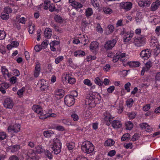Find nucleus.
I'll return each mask as SVG.
<instances>
[{
	"instance_id": "obj_50",
	"label": "nucleus",
	"mask_w": 160,
	"mask_h": 160,
	"mask_svg": "<svg viewBox=\"0 0 160 160\" xmlns=\"http://www.w3.org/2000/svg\"><path fill=\"white\" fill-rule=\"evenodd\" d=\"M130 138V134L128 133H127L124 134L122 138H121V140L122 141H124L125 140L128 139Z\"/></svg>"
},
{
	"instance_id": "obj_41",
	"label": "nucleus",
	"mask_w": 160,
	"mask_h": 160,
	"mask_svg": "<svg viewBox=\"0 0 160 160\" xmlns=\"http://www.w3.org/2000/svg\"><path fill=\"white\" fill-rule=\"evenodd\" d=\"M155 47V48L154 49V54L156 56H157L160 52V45L157 46Z\"/></svg>"
},
{
	"instance_id": "obj_59",
	"label": "nucleus",
	"mask_w": 160,
	"mask_h": 160,
	"mask_svg": "<svg viewBox=\"0 0 160 160\" xmlns=\"http://www.w3.org/2000/svg\"><path fill=\"white\" fill-rule=\"evenodd\" d=\"M49 43L47 40H44L41 44V46L42 48H45L48 45Z\"/></svg>"
},
{
	"instance_id": "obj_48",
	"label": "nucleus",
	"mask_w": 160,
	"mask_h": 160,
	"mask_svg": "<svg viewBox=\"0 0 160 160\" xmlns=\"http://www.w3.org/2000/svg\"><path fill=\"white\" fill-rule=\"evenodd\" d=\"M117 112L118 113H121L123 111V107L122 105L119 104V105L117 107Z\"/></svg>"
},
{
	"instance_id": "obj_36",
	"label": "nucleus",
	"mask_w": 160,
	"mask_h": 160,
	"mask_svg": "<svg viewBox=\"0 0 160 160\" xmlns=\"http://www.w3.org/2000/svg\"><path fill=\"white\" fill-rule=\"evenodd\" d=\"M134 103V100L132 98L128 99L126 101V104L127 106L129 108H131Z\"/></svg>"
},
{
	"instance_id": "obj_42",
	"label": "nucleus",
	"mask_w": 160,
	"mask_h": 160,
	"mask_svg": "<svg viewBox=\"0 0 160 160\" xmlns=\"http://www.w3.org/2000/svg\"><path fill=\"white\" fill-rule=\"evenodd\" d=\"M7 137L6 133L3 132H0V141L5 139Z\"/></svg>"
},
{
	"instance_id": "obj_15",
	"label": "nucleus",
	"mask_w": 160,
	"mask_h": 160,
	"mask_svg": "<svg viewBox=\"0 0 160 160\" xmlns=\"http://www.w3.org/2000/svg\"><path fill=\"white\" fill-rule=\"evenodd\" d=\"M32 110L39 115H42L43 112L41 107L38 105H34L32 107Z\"/></svg>"
},
{
	"instance_id": "obj_51",
	"label": "nucleus",
	"mask_w": 160,
	"mask_h": 160,
	"mask_svg": "<svg viewBox=\"0 0 160 160\" xmlns=\"http://www.w3.org/2000/svg\"><path fill=\"white\" fill-rule=\"evenodd\" d=\"M83 82L85 85L89 87L91 86L92 85V83L88 79L84 80Z\"/></svg>"
},
{
	"instance_id": "obj_3",
	"label": "nucleus",
	"mask_w": 160,
	"mask_h": 160,
	"mask_svg": "<svg viewBox=\"0 0 160 160\" xmlns=\"http://www.w3.org/2000/svg\"><path fill=\"white\" fill-rule=\"evenodd\" d=\"M95 100V96L92 94H89L87 96L85 100V104L87 105H89L90 107H94L96 104Z\"/></svg>"
},
{
	"instance_id": "obj_45",
	"label": "nucleus",
	"mask_w": 160,
	"mask_h": 160,
	"mask_svg": "<svg viewBox=\"0 0 160 160\" xmlns=\"http://www.w3.org/2000/svg\"><path fill=\"white\" fill-rule=\"evenodd\" d=\"M55 20L56 22L59 23H61L63 21V19L59 15H56L55 17Z\"/></svg>"
},
{
	"instance_id": "obj_64",
	"label": "nucleus",
	"mask_w": 160,
	"mask_h": 160,
	"mask_svg": "<svg viewBox=\"0 0 160 160\" xmlns=\"http://www.w3.org/2000/svg\"><path fill=\"white\" fill-rule=\"evenodd\" d=\"M8 160H19V158L16 155H13L9 158Z\"/></svg>"
},
{
	"instance_id": "obj_35",
	"label": "nucleus",
	"mask_w": 160,
	"mask_h": 160,
	"mask_svg": "<svg viewBox=\"0 0 160 160\" xmlns=\"http://www.w3.org/2000/svg\"><path fill=\"white\" fill-rule=\"evenodd\" d=\"M93 13V12L92 8H89L86 9L85 14L87 17H89L91 16Z\"/></svg>"
},
{
	"instance_id": "obj_22",
	"label": "nucleus",
	"mask_w": 160,
	"mask_h": 160,
	"mask_svg": "<svg viewBox=\"0 0 160 160\" xmlns=\"http://www.w3.org/2000/svg\"><path fill=\"white\" fill-rule=\"evenodd\" d=\"M52 35V31L50 28H47L45 29L44 31V37L47 38H49Z\"/></svg>"
},
{
	"instance_id": "obj_44",
	"label": "nucleus",
	"mask_w": 160,
	"mask_h": 160,
	"mask_svg": "<svg viewBox=\"0 0 160 160\" xmlns=\"http://www.w3.org/2000/svg\"><path fill=\"white\" fill-rule=\"evenodd\" d=\"M75 146V144L73 142H70L67 144V146L69 150H72Z\"/></svg>"
},
{
	"instance_id": "obj_56",
	"label": "nucleus",
	"mask_w": 160,
	"mask_h": 160,
	"mask_svg": "<svg viewBox=\"0 0 160 160\" xmlns=\"http://www.w3.org/2000/svg\"><path fill=\"white\" fill-rule=\"evenodd\" d=\"M103 11L105 13L107 14H110L112 12V10L109 8H104Z\"/></svg>"
},
{
	"instance_id": "obj_10",
	"label": "nucleus",
	"mask_w": 160,
	"mask_h": 160,
	"mask_svg": "<svg viewBox=\"0 0 160 160\" xmlns=\"http://www.w3.org/2000/svg\"><path fill=\"white\" fill-rule=\"evenodd\" d=\"M4 107L7 108L12 109L14 105V102L11 98H7L4 100L3 102Z\"/></svg>"
},
{
	"instance_id": "obj_40",
	"label": "nucleus",
	"mask_w": 160,
	"mask_h": 160,
	"mask_svg": "<svg viewBox=\"0 0 160 160\" xmlns=\"http://www.w3.org/2000/svg\"><path fill=\"white\" fill-rule=\"evenodd\" d=\"M94 82L96 84L99 86H101L102 85V81L99 77L96 78L94 80Z\"/></svg>"
},
{
	"instance_id": "obj_25",
	"label": "nucleus",
	"mask_w": 160,
	"mask_h": 160,
	"mask_svg": "<svg viewBox=\"0 0 160 160\" xmlns=\"http://www.w3.org/2000/svg\"><path fill=\"white\" fill-rule=\"evenodd\" d=\"M81 43L85 45L88 42V37L87 35H84L78 37Z\"/></svg>"
},
{
	"instance_id": "obj_4",
	"label": "nucleus",
	"mask_w": 160,
	"mask_h": 160,
	"mask_svg": "<svg viewBox=\"0 0 160 160\" xmlns=\"http://www.w3.org/2000/svg\"><path fill=\"white\" fill-rule=\"evenodd\" d=\"M146 38L143 36H141L135 38L134 40V44L137 47H142L146 44Z\"/></svg>"
},
{
	"instance_id": "obj_62",
	"label": "nucleus",
	"mask_w": 160,
	"mask_h": 160,
	"mask_svg": "<svg viewBox=\"0 0 160 160\" xmlns=\"http://www.w3.org/2000/svg\"><path fill=\"white\" fill-rule=\"evenodd\" d=\"M128 114L129 118L130 119H133L134 118L136 115V113L134 112H129Z\"/></svg>"
},
{
	"instance_id": "obj_17",
	"label": "nucleus",
	"mask_w": 160,
	"mask_h": 160,
	"mask_svg": "<svg viewBox=\"0 0 160 160\" xmlns=\"http://www.w3.org/2000/svg\"><path fill=\"white\" fill-rule=\"evenodd\" d=\"M114 28L112 25H109L106 28L105 30V34L107 35H109L111 34L114 31Z\"/></svg>"
},
{
	"instance_id": "obj_54",
	"label": "nucleus",
	"mask_w": 160,
	"mask_h": 160,
	"mask_svg": "<svg viewBox=\"0 0 160 160\" xmlns=\"http://www.w3.org/2000/svg\"><path fill=\"white\" fill-rule=\"evenodd\" d=\"M34 30V25H31L29 26L28 31L30 34H32Z\"/></svg>"
},
{
	"instance_id": "obj_11",
	"label": "nucleus",
	"mask_w": 160,
	"mask_h": 160,
	"mask_svg": "<svg viewBox=\"0 0 160 160\" xmlns=\"http://www.w3.org/2000/svg\"><path fill=\"white\" fill-rule=\"evenodd\" d=\"M116 42L115 39L108 41L106 43L104 47L107 49H110L115 46Z\"/></svg>"
},
{
	"instance_id": "obj_30",
	"label": "nucleus",
	"mask_w": 160,
	"mask_h": 160,
	"mask_svg": "<svg viewBox=\"0 0 160 160\" xmlns=\"http://www.w3.org/2000/svg\"><path fill=\"white\" fill-rule=\"evenodd\" d=\"M152 66V63L151 62L149 61L147 62L145 64L142 70H148L150 69Z\"/></svg>"
},
{
	"instance_id": "obj_53",
	"label": "nucleus",
	"mask_w": 160,
	"mask_h": 160,
	"mask_svg": "<svg viewBox=\"0 0 160 160\" xmlns=\"http://www.w3.org/2000/svg\"><path fill=\"white\" fill-rule=\"evenodd\" d=\"M131 83L130 82H128L125 85L124 88L128 92H129L130 91V86Z\"/></svg>"
},
{
	"instance_id": "obj_61",
	"label": "nucleus",
	"mask_w": 160,
	"mask_h": 160,
	"mask_svg": "<svg viewBox=\"0 0 160 160\" xmlns=\"http://www.w3.org/2000/svg\"><path fill=\"white\" fill-rule=\"evenodd\" d=\"M0 86L5 89H7L10 87L9 84L6 82L2 83Z\"/></svg>"
},
{
	"instance_id": "obj_18",
	"label": "nucleus",
	"mask_w": 160,
	"mask_h": 160,
	"mask_svg": "<svg viewBox=\"0 0 160 160\" xmlns=\"http://www.w3.org/2000/svg\"><path fill=\"white\" fill-rule=\"evenodd\" d=\"M112 125L114 128H118L121 127L122 123L119 120H114L112 122Z\"/></svg>"
},
{
	"instance_id": "obj_49",
	"label": "nucleus",
	"mask_w": 160,
	"mask_h": 160,
	"mask_svg": "<svg viewBox=\"0 0 160 160\" xmlns=\"http://www.w3.org/2000/svg\"><path fill=\"white\" fill-rule=\"evenodd\" d=\"M71 117L75 121H77L79 119L78 115L75 113H72L71 115Z\"/></svg>"
},
{
	"instance_id": "obj_27",
	"label": "nucleus",
	"mask_w": 160,
	"mask_h": 160,
	"mask_svg": "<svg viewBox=\"0 0 160 160\" xmlns=\"http://www.w3.org/2000/svg\"><path fill=\"white\" fill-rule=\"evenodd\" d=\"M35 150L36 152L41 153L44 151L45 149L42 145H39L35 147Z\"/></svg>"
},
{
	"instance_id": "obj_6",
	"label": "nucleus",
	"mask_w": 160,
	"mask_h": 160,
	"mask_svg": "<svg viewBox=\"0 0 160 160\" xmlns=\"http://www.w3.org/2000/svg\"><path fill=\"white\" fill-rule=\"evenodd\" d=\"M64 102L67 106H72L75 102V99L73 96L72 95H66L64 98Z\"/></svg>"
},
{
	"instance_id": "obj_19",
	"label": "nucleus",
	"mask_w": 160,
	"mask_h": 160,
	"mask_svg": "<svg viewBox=\"0 0 160 160\" xmlns=\"http://www.w3.org/2000/svg\"><path fill=\"white\" fill-rule=\"evenodd\" d=\"M160 5V1H157L153 2L151 6V10L152 11H155L159 7Z\"/></svg>"
},
{
	"instance_id": "obj_33",
	"label": "nucleus",
	"mask_w": 160,
	"mask_h": 160,
	"mask_svg": "<svg viewBox=\"0 0 160 160\" xmlns=\"http://www.w3.org/2000/svg\"><path fill=\"white\" fill-rule=\"evenodd\" d=\"M53 134V132L51 130L45 131L43 132V135L46 138H50Z\"/></svg>"
},
{
	"instance_id": "obj_37",
	"label": "nucleus",
	"mask_w": 160,
	"mask_h": 160,
	"mask_svg": "<svg viewBox=\"0 0 160 160\" xmlns=\"http://www.w3.org/2000/svg\"><path fill=\"white\" fill-rule=\"evenodd\" d=\"M69 77V75L67 73H64L62 74V79L63 83L68 81V80Z\"/></svg>"
},
{
	"instance_id": "obj_46",
	"label": "nucleus",
	"mask_w": 160,
	"mask_h": 160,
	"mask_svg": "<svg viewBox=\"0 0 160 160\" xmlns=\"http://www.w3.org/2000/svg\"><path fill=\"white\" fill-rule=\"evenodd\" d=\"M68 82L69 83L71 84H73L76 82V80L75 78L69 77L68 80Z\"/></svg>"
},
{
	"instance_id": "obj_34",
	"label": "nucleus",
	"mask_w": 160,
	"mask_h": 160,
	"mask_svg": "<svg viewBox=\"0 0 160 160\" xmlns=\"http://www.w3.org/2000/svg\"><path fill=\"white\" fill-rule=\"evenodd\" d=\"M71 5L75 8H80L82 7V5L80 3L75 1L71 4Z\"/></svg>"
},
{
	"instance_id": "obj_13",
	"label": "nucleus",
	"mask_w": 160,
	"mask_h": 160,
	"mask_svg": "<svg viewBox=\"0 0 160 160\" xmlns=\"http://www.w3.org/2000/svg\"><path fill=\"white\" fill-rule=\"evenodd\" d=\"M133 35V33L131 32L125 33L123 37L124 42H128L131 39Z\"/></svg>"
},
{
	"instance_id": "obj_28",
	"label": "nucleus",
	"mask_w": 160,
	"mask_h": 160,
	"mask_svg": "<svg viewBox=\"0 0 160 160\" xmlns=\"http://www.w3.org/2000/svg\"><path fill=\"white\" fill-rule=\"evenodd\" d=\"M20 149V146L18 145H15L10 146L9 147L10 151L12 152H15Z\"/></svg>"
},
{
	"instance_id": "obj_24",
	"label": "nucleus",
	"mask_w": 160,
	"mask_h": 160,
	"mask_svg": "<svg viewBox=\"0 0 160 160\" xmlns=\"http://www.w3.org/2000/svg\"><path fill=\"white\" fill-rule=\"evenodd\" d=\"M34 155V153H32L31 150H29L27 153V154H25L24 156V158L26 160H30L32 159Z\"/></svg>"
},
{
	"instance_id": "obj_7",
	"label": "nucleus",
	"mask_w": 160,
	"mask_h": 160,
	"mask_svg": "<svg viewBox=\"0 0 160 160\" xmlns=\"http://www.w3.org/2000/svg\"><path fill=\"white\" fill-rule=\"evenodd\" d=\"M20 125L18 124H15L13 125H10L8 126V130L9 132L11 133H13L15 132H17L20 130Z\"/></svg>"
},
{
	"instance_id": "obj_58",
	"label": "nucleus",
	"mask_w": 160,
	"mask_h": 160,
	"mask_svg": "<svg viewBox=\"0 0 160 160\" xmlns=\"http://www.w3.org/2000/svg\"><path fill=\"white\" fill-rule=\"evenodd\" d=\"M63 59V57L62 56H60L55 60V62L56 64H58Z\"/></svg>"
},
{
	"instance_id": "obj_47",
	"label": "nucleus",
	"mask_w": 160,
	"mask_h": 160,
	"mask_svg": "<svg viewBox=\"0 0 160 160\" xmlns=\"http://www.w3.org/2000/svg\"><path fill=\"white\" fill-rule=\"evenodd\" d=\"M44 152L45 155L47 158L50 159H51L52 158V155L49 151L47 150L44 151Z\"/></svg>"
},
{
	"instance_id": "obj_39",
	"label": "nucleus",
	"mask_w": 160,
	"mask_h": 160,
	"mask_svg": "<svg viewBox=\"0 0 160 160\" xmlns=\"http://www.w3.org/2000/svg\"><path fill=\"white\" fill-rule=\"evenodd\" d=\"M1 17L2 19L6 20L9 18V15L6 12H3L1 13Z\"/></svg>"
},
{
	"instance_id": "obj_14",
	"label": "nucleus",
	"mask_w": 160,
	"mask_h": 160,
	"mask_svg": "<svg viewBox=\"0 0 160 160\" xmlns=\"http://www.w3.org/2000/svg\"><path fill=\"white\" fill-rule=\"evenodd\" d=\"M140 128L148 132H151L153 130V128L147 123H142L140 125Z\"/></svg>"
},
{
	"instance_id": "obj_9",
	"label": "nucleus",
	"mask_w": 160,
	"mask_h": 160,
	"mask_svg": "<svg viewBox=\"0 0 160 160\" xmlns=\"http://www.w3.org/2000/svg\"><path fill=\"white\" fill-rule=\"evenodd\" d=\"M151 51L148 49L142 50L140 53L141 57L144 60L148 59L151 56Z\"/></svg>"
},
{
	"instance_id": "obj_29",
	"label": "nucleus",
	"mask_w": 160,
	"mask_h": 160,
	"mask_svg": "<svg viewBox=\"0 0 160 160\" xmlns=\"http://www.w3.org/2000/svg\"><path fill=\"white\" fill-rule=\"evenodd\" d=\"M85 55V52L81 50H78L74 52V55L77 57H80Z\"/></svg>"
},
{
	"instance_id": "obj_16",
	"label": "nucleus",
	"mask_w": 160,
	"mask_h": 160,
	"mask_svg": "<svg viewBox=\"0 0 160 160\" xmlns=\"http://www.w3.org/2000/svg\"><path fill=\"white\" fill-rule=\"evenodd\" d=\"M59 42L55 40L51 42L50 45L51 50L53 52L56 51L57 46L59 45Z\"/></svg>"
},
{
	"instance_id": "obj_20",
	"label": "nucleus",
	"mask_w": 160,
	"mask_h": 160,
	"mask_svg": "<svg viewBox=\"0 0 160 160\" xmlns=\"http://www.w3.org/2000/svg\"><path fill=\"white\" fill-rule=\"evenodd\" d=\"M127 58L125 57V54L124 53H121L120 54L119 60L121 62H122V63L124 66L127 65Z\"/></svg>"
},
{
	"instance_id": "obj_60",
	"label": "nucleus",
	"mask_w": 160,
	"mask_h": 160,
	"mask_svg": "<svg viewBox=\"0 0 160 160\" xmlns=\"http://www.w3.org/2000/svg\"><path fill=\"white\" fill-rule=\"evenodd\" d=\"M76 160H88L87 158L82 155L78 156L76 158Z\"/></svg>"
},
{
	"instance_id": "obj_1",
	"label": "nucleus",
	"mask_w": 160,
	"mask_h": 160,
	"mask_svg": "<svg viewBox=\"0 0 160 160\" xmlns=\"http://www.w3.org/2000/svg\"><path fill=\"white\" fill-rule=\"evenodd\" d=\"M50 148L52 150V152L56 154L59 153L61 151L62 144L59 139L54 138L49 141Z\"/></svg>"
},
{
	"instance_id": "obj_55",
	"label": "nucleus",
	"mask_w": 160,
	"mask_h": 160,
	"mask_svg": "<svg viewBox=\"0 0 160 160\" xmlns=\"http://www.w3.org/2000/svg\"><path fill=\"white\" fill-rule=\"evenodd\" d=\"M52 111L51 109L49 110L48 113L47 114L48 117H51L55 118L56 117L57 115L54 113H52Z\"/></svg>"
},
{
	"instance_id": "obj_21",
	"label": "nucleus",
	"mask_w": 160,
	"mask_h": 160,
	"mask_svg": "<svg viewBox=\"0 0 160 160\" xmlns=\"http://www.w3.org/2000/svg\"><path fill=\"white\" fill-rule=\"evenodd\" d=\"M157 39L154 36H152L150 43V46L152 47H155L159 45Z\"/></svg>"
},
{
	"instance_id": "obj_63",
	"label": "nucleus",
	"mask_w": 160,
	"mask_h": 160,
	"mask_svg": "<svg viewBox=\"0 0 160 160\" xmlns=\"http://www.w3.org/2000/svg\"><path fill=\"white\" fill-rule=\"evenodd\" d=\"M24 90V88H22L21 89L18 91L17 92V94L20 96V97H21L22 95Z\"/></svg>"
},
{
	"instance_id": "obj_31",
	"label": "nucleus",
	"mask_w": 160,
	"mask_h": 160,
	"mask_svg": "<svg viewBox=\"0 0 160 160\" xmlns=\"http://www.w3.org/2000/svg\"><path fill=\"white\" fill-rule=\"evenodd\" d=\"M115 144V141L112 139H108L105 142L104 145L106 146H112Z\"/></svg>"
},
{
	"instance_id": "obj_32",
	"label": "nucleus",
	"mask_w": 160,
	"mask_h": 160,
	"mask_svg": "<svg viewBox=\"0 0 160 160\" xmlns=\"http://www.w3.org/2000/svg\"><path fill=\"white\" fill-rule=\"evenodd\" d=\"M39 83H40L41 85V88L42 89L45 90L48 88V86L47 85V83L45 79H42L41 80Z\"/></svg>"
},
{
	"instance_id": "obj_26",
	"label": "nucleus",
	"mask_w": 160,
	"mask_h": 160,
	"mask_svg": "<svg viewBox=\"0 0 160 160\" xmlns=\"http://www.w3.org/2000/svg\"><path fill=\"white\" fill-rule=\"evenodd\" d=\"M127 65H128L130 67L132 68L138 67L140 65V63L139 62H128Z\"/></svg>"
},
{
	"instance_id": "obj_43",
	"label": "nucleus",
	"mask_w": 160,
	"mask_h": 160,
	"mask_svg": "<svg viewBox=\"0 0 160 160\" xmlns=\"http://www.w3.org/2000/svg\"><path fill=\"white\" fill-rule=\"evenodd\" d=\"M51 4L50 2L48 0L45 1L44 4V8L45 9L47 10Z\"/></svg>"
},
{
	"instance_id": "obj_38",
	"label": "nucleus",
	"mask_w": 160,
	"mask_h": 160,
	"mask_svg": "<svg viewBox=\"0 0 160 160\" xmlns=\"http://www.w3.org/2000/svg\"><path fill=\"white\" fill-rule=\"evenodd\" d=\"M126 129L127 130H131L133 127L132 123L130 121L126 122L125 123Z\"/></svg>"
},
{
	"instance_id": "obj_57",
	"label": "nucleus",
	"mask_w": 160,
	"mask_h": 160,
	"mask_svg": "<svg viewBox=\"0 0 160 160\" xmlns=\"http://www.w3.org/2000/svg\"><path fill=\"white\" fill-rule=\"evenodd\" d=\"M6 36V33L4 31L0 30V40L4 39Z\"/></svg>"
},
{
	"instance_id": "obj_52",
	"label": "nucleus",
	"mask_w": 160,
	"mask_h": 160,
	"mask_svg": "<svg viewBox=\"0 0 160 160\" xmlns=\"http://www.w3.org/2000/svg\"><path fill=\"white\" fill-rule=\"evenodd\" d=\"M96 31L98 32L102 33L103 32V29L100 24H98L96 27Z\"/></svg>"
},
{
	"instance_id": "obj_2",
	"label": "nucleus",
	"mask_w": 160,
	"mask_h": 160,
	"mask_svg": "<svg viewBox=\"0 0 160 160\" xmlns=\"http://www.w3.org/2000/svg\"><path fill=\"white\" fill-rule=\"evenodd\" d=\"M81 149L84 152L87 154H90L94 151V146L91 142L85 141L82 144Z\"/></svg>"
},
{
	"instance_id": "obj_12",
	"label": "nucleus",
	"mask_w": 160,
	"mask_h": 160,
	"mask_svg": "<svg viewBox=\"0 0 160 160\" xmlns=\"http://www.w3.org/2000/svg\"><path fill=\"white\" fill-rule=\"evenodd\" d=\"M64 95V92L62 89H57L55 91V97L58 99L62 98Z\"/></svg>"
},
{
	"instance_id": "obj_8",
	"label": "nucleus",
	"mask_w": 160,
	"mask_h": 160,
	"mask_svg": "<svg viewBox=\"0 0 160 160\" xmlns=\"http://www.w3.org/2000/svg\"><path fill=\"white\" fill-rule=\"evenodd\" d=\"M119 4L120 8L126 11L130 10L132 8V3L130 2H122Z\"/></svg>"
},
{
	"instance_id": "obj_23",
	"label": "nucleus",
	"mask_w": 160,
	"mask_h": 160,
	"mask_svg": "<svg viewBox=\"0 0 160 160\" xmlns=\"http://www.w3.org/2000/svg\"><path fill=\"white\" fill-rule=\"evenodd\" d=\"M90 48L92 50H98V43L96 41L92 42L90 45Z\"/></svg>"
},
{
	"instance_id": "obj_5",
	"label": "nucleus",
	"mask_w": 160,
	"mask_h": 160,
	"mask_svg": "<svg viewBox=\"0 0 160 160\" xmlns=\"http://www.w3.org/2000/svg\"><path fill=\"white\" fill-rule=\"evenodd\" d=\"M113 117L108 112H105L103 114V119L107 126H109L111 123V121L113 119Z\"/></svg>"
}]
</instances>
